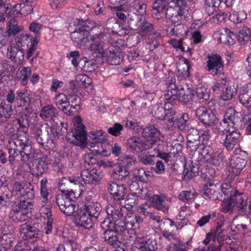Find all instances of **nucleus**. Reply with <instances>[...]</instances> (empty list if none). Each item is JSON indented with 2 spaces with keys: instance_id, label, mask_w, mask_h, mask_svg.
<instances>
[{
  "instance_id": "nucleus-1",
  "label": "nucleus",
  "mask_w": 251,
  "mask_h": 251,
  "mask_svg": "<svg viewBox=\"0 0 251 251\" xmlns=\"http://www.w3.org/2000/svg\"><path fill=\"white\" fill-rule=\"evenodd\" d=\"M240 115V113L231 107L226 110L223 120L220 123L222 126L229 127L228 129L219 130L218 133L221 143L228 151H232L238 145L240 141L241 134L237 129Z\"/></svg>"
},
{
  "instance_id": "nucleus-2",
  "label": "nucleus",
  "mask_w": 251,
  "mask_h": 251,
  "mask_svg": "<svg viewBox=\"0 0 251 251\" xmlns=\"http://www.w3.org/2000/svg\"><path fill=\"white\" fill-rule=\"evenodd\" d=\"M38 41L32 38L29 34L22 33L15 41V44L7 48L9 59L18 64H22L25 56L29 59L37 50Z\"/></svg>"
},
{
  "instance_id": "nucleus-3",
  "label": "nucleus",
  "mask_w": 251,
  "mask_h": 251,
  "mask_svg": "<svg viewBox=\"0 0 251 251\" xmlns=\"http://www.w3.org/2000/svg\"><path fill=\"white\" fill-rule=\"evenodd\" d=\"M75 23L76 28L71 34V39L77 46H79V48H83L89 42L90 33L95 23L87 19L83 20L78 18Z\"/></svg>"
},
{
  "instance_id": "nucleus-4",
  "label": "nucleus",
  "mask_w": 251,
  "mask_h": 251,
  "mask_svg": "<svg viewBox=\"0 0 251 251\" xmlns=\"http://www.w3.org/2000/svg\"><path fill=\"white\" fill-rule=\"evenodd\" d=\"M108 34L104 27L94 26L91 30L89 35L90 44L89 49L100 54H103L105 51L104 46L108 39Z\"/></svg>"
},
{
  "instance_id": "nucleus-5",
  "label": "nucleus",
  "mask_w": 251,
  "mask_h": 251,
  "mask_svg": "<svg viewBox=\"0 0 251 251\" xmlns=\"http://www.w3.org/2000/svg\"><path fill=\"white\" fill-rule=\"evenodd\" d=\"M30 205L25 206L16 200L12 201L8 217L15 223L25 222L29 218L28 214L31 212L32 210L30 209Z\"/></svg>"
},
{
  "instance_id": "nucleus-6",
  "label": "nucleus",
  "mask_w": 251,
  "mask_h": 251,
  "mask_svg": "<svg viewBox=\"0 0 251 251\" xmlns=\"http://www.w3.org/2000/svg\"><path fill=\"white\" fill-rule=\"evenodd\" d=\"M84 126L80 123L75 125V127L71 131L68 133L66 139L67 141L74 146L80 147L81 148H85L87 143L86 141V132L84 129Z\"/></svg>"
},
{
  "instance_id": "nucleus-7",
  "label": "nucleus",
  "mask_w": 251,
  "mask_h": 251,
  "mask_svg": "<svg viewBox=\"0 0 251 251\" xmlns=\"http://www.w3.org/2000/svg\"><path fill=\"white\" fill-rule=\"evenodd\" d=\"M75 197L69 194L63 193V194L58 195L56 197V203L58 206L60 210L67 216H71L77 208V205L76 202L72 199Z\"/></svg>"
},
{
  "instance_id": "nucleus-8",
  "label": "nucleus",
  "mask_w": 251,
  "mask_h": 251,
  "mask_svg": "<svg viewBox=\"0 0 251 251\" xmlns=\"http://www.w3.org/2000/svg\"><path fill=\"white\" fill-rule=\"evenodd\" d=\"M196 115L199 121L206 128L216 125L219 122L213 110L205 106H201L197 108Z\"/></svg>"
},
{
  "instance_id": "nucleus-9",
  "label": "nucleus",
  "mask_w": 251,
  "mask_h": 251,
  "mask_svg": "<svg viewBox=\"0 0 251 251\" xmlns=\"http://www.w3.org/2000/svg\"><path fill=\"white\" fill-rule=\"evenodd\" d=\"M243 157L240 154L238 156L233 158L230 162L229 166V176L230 178L234 179L235 177L238 176L241 171L246 166L248 159V153L246 151L242 152Z\"/></svg>"
},
{
  "instance_id": "nucleus-10",
  "label": "nucleus",
  "mask_w": 251,
  "mask_h": 251,
  "mask_svg": "<svg viewBox=\"0 0 251 251\" xmlns=\"http://www.w3.org/2000/svg\"><path fill=\"white\" fill-rule=\"evenodd\" d=\"M207 59L205 70L213 76L221 74L224 68V62L221 56L213 54L208 55Z\"/></svg>"
},
{
  "instance_id": "nucleus-11",
  "label": "nucleus",
  "mask_w": 251,
  "mask_h": 251,
  "mask_svg": "<svg viewBox=\"0 0 251 251\" xmlns=\"http://www.w3.org/2000/svg\"><path fill=\"white\" fill-rule=\"evenodd\" d=\"M73 220L75 224L85 228H89L93 226L92 217L83 207L76 208L73 214Z\"/></svg>"
},
{
  "instance_id": "nucleus-12",
  "label": "nucleus",
  "mask_w": 251,
  "mask_h": 251,
  "mask_svg": "<svg viewBox=\"0 0 251 251\" xmlns=\"http://www.w3.org/2000/svg\"><path fill=\"white\" fill-rule=\"evenodd\" d=\"M107 188L114 200L119 201L125 199L127 189L124 184H118L114 181H110L107 183Z\"/></svg>"
},
{
  "instance_id": "nucleus-13",
  "label": "nucleus",
  "mask_w": 251,
  "mask_h": 251,
  "mask_svg": "<svg viewBox=\"0 0 251 251\" xmlns=\"http://www.w3.org/2000/svg\"><path fill=\"white\" fill-rule=\"evenodd\" d=\"M101 55H105L107 63L112 65H120L123 61V52L120 48H109L106 49Z\"/></svg>"
},
{
  "instance_id": "nucleus-14",
  "label": "nucleus",
  "mask_w": 251,
  "mask_h": 251,
  "mask_svg": "<svg viewBox=\"0 0 251 251\" xmlns=\"http://www.w3.org/2000/svg\"><path fill=\"white\" fill-rule=\"evenodd\" d=\"M81 177L86 184H95L101 179L100 175L98 170L95 168L90 169L87 166L81 170L80 173Z\"/></svg>"
},
{
  "instance_id": "nucleus-15",
  "label": "nucleus",
  "mask_w": 251,
  "mask_h": 251,
  "mask_svg": "<svg viewBox=\"0 0 251 251\" xmlns=\"http://www.w3.org/2000/svg\"><path fill=\"white\" fill-rule=\"evenodd\" d=\"M40 224L36 222L31 223H25L22 224L20 227L21 234H24L26 239L37 238L39 235Z\"/></svg>"
},
{
  "instance_id": "nucleus-16",
  "label": "nucleus",
  "mask_w": 251,
  "mask_h": 251,
  "mask_svg": "<svg viewBox=\"0 0 251 251\" xmlns=\"http://www.w3.org/2000/svg\"><path fill=\"white\" fill-rule=\"evenodd\" d=\"M78 179L71 177H64L58 183V188L63 193L69 194L74 196L75 192L73 190L74 185H79Z\"/></svg>"
},
{
  "instance_id": "nucleus-17",
  "label": "nucleus",
  "mask_w": 251,
  "mask_h": 251,
  "mask_svg": "<svg viewBox=\"0 0 251 251\" xmlns=\"http://www.w3.org/2000/svg\"><path fill=\"white\" fill-rule=\"evenodd\" d=\"M102 239L106 244L111 247L120 244L123 246V237H120L114 230L113 228L108 227L102 233Z\"/></svg>"
},
{
  "instance_id": "nucleus-18",
  "label": "nucleus",
  "mask_w": 251,
  "mask_h": 251,
  "mask_svg": "<svg viewBox=\"0 0 251 251\" xmlns=\"http://www.w3.org/2000/svg\"><path fill=\"white\" fill-rule=\"evenodd\" d=\"M239 102L247 109L251 108V83L241 87L238 95Z\"/></svg>"
},
{
  "instance_id": "nucleus-19",
  "label": "nucleus",
  "mask_w": 251,
  "mask_h": 251,
  "mask_svg": "<svg viewBox=\"0 0 251 251\" xmlns=\"http://www.w3.org/2000/svg\"><path fill=\"white\" fill-rule=\"evenodd\" d=\"M235 201L237 210L238 213L242 215H248L249 210L248 198L246 194L242 192H240L236 196L233 198Z\"/></svg>"
},
{
  "instance_id": "nucleus-20",
  "label": "nucleus",
  "mask_w": 251,
  "mask_h": 251,
  "mask_svg": "<svg viewBox=\"0 0 251 251\" xmlns=\"http://www.w3.org/2000/svg\"><path fill=\"white\" fill-rule=\"evenodd\" d=\"M169 3V0H155L152 4V17L157 20L164 18L165 11Z\"/></svg>"
},
{
  "instance_id": "nucleus-21",
  "label": "nucleus",
  "mask_w": 251,
  "mask_h": 251,
  "mask_svg": "<svg viewBox=\"0 0 251 251\" xmlns=\"http://www.w3.org/2000/svg\"><path fill=\"white\" fill-rule=\"evenodd\" d=\"M217 184H214L213 182L210 181L205 184L201 193L203 197L206 199H211L213 200L219 199L218 196L219 192Z\"/></svg>"
},
{
  "instance_id": "nucleus-22",
  "label": "nucleus",
  "mask_w": 251,
  "mask_h": 251,
  "mask_svg": "<svg viewBox=\"0 0 251 251\" xmlns=\"http://www.w3.org/2000/svg\"><path fill=\"white\" fill-rule=\"evenodd\" d=\"M59 115L58 111L52 104H48L43 106L40 111V116L42 119L47 122L54 121Z\"/></svg>"
},
{
  "instance_id": "nucleus-23",
  "label": "nucleus",
  "mask_w": 251,
  "mask_h": 251,
  "mask_svg": "<svg viewBox=\"0 0 251 251\" xmlns=\"http://www.w3.org/2000/svg\"><path fill=\"white\" fill-rule=\"evenodd\" d=\"M167 89L165 94V96L167 99L174 100L175 98H176L177 90L181 86H178L176 84V79L173 74H169V76L167 80Z\"/></svg>"
},
{
  "instance_id": "nucleus-24",
  "label": "nucleus",
  "mask_w": 251,
  "mask_h": 251,
  "mask_svg": "<svg viewBox=\"0 0 251 251\" xmlns=\"http://www.w3.org/2000/svg\"><path fill=\"white\" fill-rule=\"evenodd\" d=\"M130 194L131 196L139 197L143 199H146L148 197V189L144 188L139 182L132 179L131 183L129 185Z\"/></svg>"
},
{
  "instance_id": "nucleus-25",
  "label": "nucleus",
  "mask_w": 251,
  "mask_h": 251,
  "mask_svg": "<svg viewBox=\"0 0 251 251\" xmlns=\"http://www.w3.org/2000/svg\"><path fill=\"white\" fill-rule=\"evenodd\" d=\"M16 104L18 107H25L23 110L29 112L31 101L29 94L26 91L19 90L16 92Z\"/></svg>"
},
{
  "instance_id": "nucleus-26",
  "label": "nucleus",
  "mask_w": 251,
  "mask_h": 251,
  "mask_svg": "<svg viewBox=\"0 0 251 251\" xmlns=\"http://www.w3.org/2000/svg\"><path fill=\"white\" fill-rule=\"evenodd\" d=\"M54 127H46L45 129L38 128L35 131V136L38 143L43 146L51 140L50 134L53 132Z\"/></svg>"
},
{
  "instance_id": "nucleus-27",
  "label": "nucleus",
  "mask_w": 251,
  "mask_h": 251,
  "mask_svg": "<svg viewBox=\"0 0 251 251\" xmlns=\"http://www.w3.org/2000/svg\"><path fill=\"white\" fill-rule=\"evenodd\" d=\"M106 133L102 130L97 131H91L89 133V137L91 139V147L95 148L97 147H100V144L106 143V139L105 138V135Z\"/></svg>"
},
{
  "instance_id": "nucleus-28",
  "label": "nucleus",
  "mask_w": 251,
  "mask_h": 251,
  "mask_svg": "<svg viewBox=\"0 0 251 251\" xmlns=\"http://www.w3.org/2000/svg\"><path fill=\"white\" fill-rule=\"evenodd\" d=\"M108 219L117 222L124 216V209L120 205L108 204L106 208Z\"/></svg>"
},
{
  "instance_id": "nucleus-29",
  "label": "nucleus",
  "mask_w": 251,
  "mask_h": 251,
  "mask_svg": "<svg viewBox=\"0 0 251 251\" xmlns=\"http://www.w3.org/2000/svg\"><path fill=\"white\" fill-rule=\"evenodd\" d=\"M194 96V91L187 87L185 88L180 86L177 90L176 98L174 100L179 99V100L184 103H187L193 98Z\"/></svg>"
},
{
  "instance_id": "nucleus-30",
  "label": "nucleus",
  "mask_w": 251,
  "mask_h": 251,
  "mask_svg": "<svg viewBox=\"0 0 251 251\" xmlns=\"http://www.w3.org/2000/svg\"><path fill=\"white\" fill-rule=\"evenodd\" d=\"M226 160L224 152L222 151H217L214 152L212 156L208 157V159H207L206 162L220 168H222Z\"/></svg>"
},
{
  "instance_id": "nucleus-31",
  "label": "nucleus",
  "mask_w": 251,
  "mask_h": 251,
  "mask_svg": "<svg viewBox=\"0 0 251 251\" xmlns=\"http://www.w3.org/2000/svg\"><path fill=\"white\" fill-rule=\"evenodd\" d=\"M21 197L20 199H17L16 201H18L19 202H20L25 206H26V204L27 206L28 205H30V209H33V205L32 203V201L34 198L33 190L32 189L26 188L21 192Z\"/></svg>"
},
{
  "instance_id": "nucleus-32",
  "label": "nucleus",
  "mask_w": 251,
  "mask_h": 251,
  "mask_svg": "<svg viewBox=\"0 0 251 251\" xmlns=\"http://www.w3.org/2000/svg\"><path fill=\"white\" fill-rule=\"evenodd\" d=\"M152 203L157 209L163 212L168 211L170 206L168 200L163 195H153Z\"/></svg>"
},
{
  "instance_id": "nucleus-33",
  "label": "nucleus",
  "mask_w": 251,
  "mask_h": 251,
  "mask_svg": "<svg viewBox=\"0 0 251 251\" xmlns=\"http://www.w3.org/2000/svg\"><path fill=\"white\" fill-rule=\"evenodd\" d=\"M135 226L134 222L117 221L113 226V230L117 233L120 237L128 232L127 228H131Z\"/></svg>"
},
{
  "instance_id": "nucleus-34",
  "label": "nucleus",
  "mask_w": 251,
  "mask_h": 251,
  "mask_svg": "<svg viewBox=\"0 0 251 251\" xmlns=\"http://www.w3.org/2000/svg\"><path fill=\"white\" fill-rule=\"evenodd\" d=\"M220 188L221 192L225 196L224 200H225L226 199H228L229 198H232V200H233V198L236 196V195L240 192L237 189L233 187L230 183H224L221 184Z\"/></svg>"
},
{
  "instance_id": "nucleus-35",
  "label": "nucleus",
  "mask_w": 251,
  "mask_h": 251,
  "mask_svg": "<svg viewBox=\"0 0 251 251\" xmlns=\"http://www.w3.org/2000/svg\"><path fill=\"white\" fill-rule=\"evenodd\" d=\"M143 18L141 16L136 15V13L128 12L127 24L130 29L136 30L139 29L140 23L142 21Z\"/></svg>"
},
{
  "instance_id": "nucleus-36",
  "label": "nucleus",
  "mask_w": 251,
  "mask_h": 251,
  "mask_svg": "<svg viewBox=\"0 0 251 251\" xmlns=\"http://www.w3.org/2000/svg\"><path fill=\"white\" fill-rule=\"evenodd\" d=\"M147 5L138 1H135L130 4L128 12L136 13L138 16L143 18L146 14Z\"/></svg>"
},
{
  "instance_id": "nucleus-37",
  "label": "nucleus",
  "mask_w": 251,
  "mask_h": 251,
  "mask_svg": "<svg viewBox=\"0 0 251 251\" xmlns=\"http://www.w3.org/2000/svg\"><path fill=\"white\" fill-rule=\"evenodd\" d=\"M92 218H98L102 210L100 204L97 202L88 203L83 207Z\"/></svg>"
},
{
  "instance_id": "nucleus-38",
  "label": "nucleus",
  "mask_w": 251,
  "mask_h": 251,
  "mask_svg": "<svg viewBox=\"0 0 251 251\" xmlns=\"http://www.w3.org/2000/svg\"><path fill=\"white\" fill-rule=\"evenodd\" d=\"M221 0H205L204 2V9L209 15H211L214 12L219 10L221 3Z\"/></svg>"
},
{
  "instance_id": "nucleus-39",
  "label": "nucleus",
  "mask_w": 251,
  "mask_h": 251,
  "mask_svg": "<svg viewBox=\"0 0 251 251\" xmlns=\"http://www.w3.org/2000/svg\"><path fill=\"white\" fill-rule=\"evenodd\" d=\"M238 30L236 32L237 40L240 42H245L249 41L251 37V30L247 26H241L237 27Z\"/></svg>"
},
{
  "instance_id": "nucleus-40",
  "label": "nucleus",
  "mask_w": 251,
  "mask_h": 251,
  "mask_svg": "<svg viewBox=\"0 0 251 251\" xmlns=\"http://www.w3.org/2000/svg\"><path fill=\"white\" fill-rule=\"evenodd\" d=\"M19 129H20V128L18 127V125L14 122V120H13L12 123H8L5 126L4 132L12 140L14 138L17 137V135L18 134L17 131Z\"/></svg>"
},
{
  "instance_id": "nucleus-41",
  "label": "nucleus",
  "mask_w": 251,
  "mask_h": 251,
  "mask_svg": "<svg viewBox=\"0 0 251 251\" xmlns=\"http://www.w3.org/2000/svg\"><path fill=\"white\" fill-rule=\"evenodd\" d=\"M127 145L131 150L137 152H141L143 145L141 144V140L138 137L133 136L129 138L127 140Z\"/></svg>"
},
{
  "instance_id": "nucleus-42",
  "label": "nucleus",
  "mask_w": 251,
  "mask_h": 251,
  "mask_svg": "<svg viewBox=\"0 0 251 251\" xmlns=\"http://www.w3.org/2000/svg\"><path fill=\"white\" fill-rule=\"evenodd\" d=\"M133 179L141 182H145L147 181L149 176H150V172L146 171L143 168H136L133 171Z\"/></svg>"
},
{
  "instance_id": "nucleus-43",
  "label": "nucleus",
  "mask_w": 251,
  "mask_h": 251,
  "mask_svg": "<svg viewBox=\"0 0 251 251\" xmlns=\"http://www.w3.org/2000/svg\"><path fill=\"white\" fill-rule=\"evenodd\" d=\"M142 134L144 137L155 138L160 141L161 132L154 126H151L144 128Z\"/></svg>"
},
{
  "instance_id": "nucleus-44",
  "label": "nucleus",
  "mask_w": 251,
  "mask_h": 251,
  "mask_svg": "<svg viewBox=\"0 0 251 251\" xmlns=\"http://www.w3.org/2000/svg\"><path fill=\"white\" fill-rule=\"evenodd\" d=\"M175 113L174 110L166 111L164 113L165 115L163 120L167 121L168 123L165 127L168 130H172L173 126L176 124L177 118L175 116Z\"/></svg>"
},
{
  "instance_id": "nucleus-45",
  "label": "nucleus",
  "mask_w": 251,
  "mask_h": 251,
  "mask_svg": "<svg viewBox=\"0 0 251 251\" xmlns=\"http://www.w3.org/2000/svg\"><path fill=\"white\" fill-rule=\"evenodd\" d=\"M114 174L117 179L123 180L129 176V169L126 166L119 165L114 169Z\"/></svg>"
},
{
  "instance_id": "nucleus-46",
  "label": "nucleus",
  "mask_w": 251,
  "mask_h": 251,
  "mask_svg": "<svg viewBox=\"0 0 251 251\" xmlns=\"http://www.w3.org/2000/svg\"><path fill=\"white\" fill-rule=\"evenodd\" d=\"M55 251H80V250L74 240L68 239L64 246H59L56 248Z\"/></svg>"
},
{
  "instance_id": "nucleus-47",
  "label": "nucleus",
  "mask_w": 251,
  "mask_h": 251,
  "mask_svg": "<svg viewBox=\"0 0 251 251\" xmlns=\"http://www.w3.org/2000/svg\"><path fill=\"white\" fill-rule=\"evenodd\" d=\"M24 114H22L20 118L17 119L15 118L14 122L16 123L18 126V127L22 130L23 132H25V129L27 128L29 126V120L27 116V111L23 110Z\"/></svg>"
},
{
  "instance_id": "nucleus-48",
  "label": "nucleus",
  "mask_w": 251,
  "mask_h": 251,
  "mask_svg": "<svg viewBox=\"0 0 251 251\" xmlns=\"http://www.w3.org/2000/svg\"><path fill=\"white\" fill-rule=\"evenodd\" d=\"M197 196V193L193 191H183L179 196V199L183 201L190 203L193 201Z\"/></svg>"
},
{
  "instance_id": "nucleus-49",
  "label": "nucleus",
  "mask_w": 251,
  "mask_h": 251,
  "mask_svg": "<svg viewBox=\"0 0 251 251\" xmlns=\"http://www.w3.org/2000/svg\"><path fill=\"white\" fill-rule=\"evenodd\" d=\"M49 164L44 159L39 160L33 169L34 174L37 176H42L48 169Z\"/></svg>"
},
{
  "instance_id": "nucleus-50",
  "label": "nucleus",
  "mask_w": 251,
  "mask_h": 251,
  "mask_svg": "<svg viewBox=\"0 0 251 251\" xmlns=\"http://www.w3.org/2000/svg\"><path fill=\"white\" fill-rule=\"evenodd\" d=\"M247 18V13L244 10L236 12L233 11L230 13L229 16V19L234 23H242Z\"/></svg>"
},
{
  "instance_id": "nucleus-51",
  "label": "nucleus",
  "mask_w": 251,
  "mask_h": 251,
  "mask_svg": "<svg viewBox=\"0 0 251 251\" xmlns=\"http://www.w3.org/2000/svg\"><path fill=\"white\" fill-rule=\"evenodd\" d=\"M235 94L234 88L226 84L220 94V98L224 100H229L233 98Z\"/></svg>"
},
{
  "instance_id": "nucleus-52",
  "label": "nucleus",
  "mask_w": 251,
  "mask_h": 251,
  "mask_svg": "<svg viewBox=\"0 0 251 251\" xmlns=\"http://www.w3.org/2000/svg\"><path fill=\"white\" fill-rule=\"evenodd\" d=\"M12 140L15 146L19 149H22V147H25L30 144L29 139L25 135L18 134L17 137L14 138Z\"/></svg>"
},
{
  "instance_id": "nucleus-53",
  "label": "nucleus",
  "mask_w": 251,
  "mask_h": 251,
  "mask_svg": "<svg viewBox=\"0 0 251 251\" xmlns=\"http://www.w3.org/2000/svg\"><path fill=\"white\" fill-rule=\"evenodd\" d=\"M199 168L196 166H189V168H184L183 175L184 179H190L198 175Z\"/></svg>"
},
{
  "instance_id": "nucleus-54",
  "label": "nucleus",
  "mask_w": 251,
  "mask_h": 251,
  "mask_svg": "<svg viewBox=\"0 0 251 251\" xmlns=\"http://www.w3.org/2000/svg\"><path fill=\"white\" fill-rule=\"evenodd\" d=\"M196 93L200 102H205L210 98L209 91L204 87H198L196 89Z\"/></svg>"
},
{
  "instance_id": "nucleus-55",
  "label": "nucleus",
  "mask_w": 251,
  "mask_h": 251,
  "mask_svg": "<svg viewBox=\"0 0 251 251\" xmlns=\"http://www.w3.org/2000/svg\"><path fill=\"white\" fill-rule=\"evenodd\" d=\"M139 29L143 35L154 33V27L152 24L147 21H143L140 23Z\"/></svg>"
},
{
  "instance_id": "nucleus-56",
  "label": "nucleus",
  "mask_w": 251,
  "mask_h": 251,
  "mask_svg": "<svg viewBox=\"0 0 251 251\" xmlns=\"http://www.w3.org/2000/svg\"><path fill=\"white\" fill-rule=\"evenodd\" d=\"M31 75V69L30 67H24L20 71L18 78L21 80L23 86L27 84L28 78Z\"/></svg>"
},
{
  "instance_id": "nucleus-57",
  "label": "nucleus",
  "mask_w": 251,
  "mask_h": 251,
  "mask_svg": "<svg viewBox=\"0 0 251 251\" xmlns=\"http://www.w3.org/2000/svg\"><path fill=\"white\" fill-rule=\"evenodd\" d=\"M71 62L75 67H77L78 64L82 65V64L84 63V64L82 66L83 70L88 72H91L92 71L91 68H89V65H92V63L89 61L79 57L73 58Z\"/></svg>"
},
{
  "instance_id": "nucleus-58",
  "label": "nucleus",
  "mask_w": 251,
  "mask_h": 251,
  "mask_svg": "<svg viewBox=\"0 0 251 251\" xmlns=\"http://www.w3.org/2000/svg\"><path fill=\"white\" fill-rule=\"evenodd\" d=\"M76 81L82 87L87 88L91 85V80L87 75H79L76 77Z\"/></svg>"
},
{
  "instance_id": "nucleus-59",
  "label": "nucleus",
  "mask_w": 251,
  "mask_h": 251,
  "mask_svg": "<svg viewBox=\"0 0 251 251\" xmlns=\"http://www.w3.org/2000/svg\"><path fill=\"white\" fill-rule=\"evenodd\" d=\"M195 0H171V2L175 4V6L178 8L177 14L182 15L184 14L183 11L186 7V1L193 2Z\"/></svg>"
},
{
  "instance_id": "nucleus-60",
  "label": "nucleus",
  "mask_w": 251,
  "mask_h": 251,
  "mask_svg": "<svg viewBox=\"0 0 251 251\" xmlns=\"http://www.w3.org/2000/svg\"><path fill=\"white\" fill-rule=\"evenodd\" d=\"M200 138L202 139V146L209 144L211 138V130L207 128L204 129H201L199 131Z\"/></svg>"
},
{
  "instance_id": "nucleus-61",
  "label": "nucleus",
  "mask_w": 251,
  "mask_h": 251,
  "mask_svg": "<svg viewBox=\"0 0 251 251\" xmlns=\"http://www.w3.org/2000/svg\"><path fill=\"white\" fill-rule=\"evenodd\" d=\"M42 27V25L37 22H32L30 24L29 26V29L30 31L33 32L35 34V36L33 37L30 35L32 38L36 39L39 43V40L38 38L40 35V30Z\"/></svg>"
},
{
  "instance_id": "nucleus-62",
  "label": "nucleus",
  "mask_w": 251,
  "mask_h": 251,
  "mask_svg": "<svg viewBox=\"0 0 251 251\" xmlns=\"http://www.w3.org/2000/svg\"><path fill=\"white\" fill-rule=\"evenodd\" d=\"M226 200L223 202L222 205V211L224 213L231 212L233 210L236 203L234 200H232V198L226 199Z\"/></svg>"
},
{
  "instance_id": "nucleus-63",
  "label": "nucleus",
  "mask_w": 251,
  "mask_h": 251,
  "mask_svg": "<svg viewBox=\"0 0 251 251\" xmlns=\"http://www.w3.org/2000/svg\"><path fill=\"white\" fill-rule=\"evenodd\" d=\"M23 30V27L20 25H18L17 22L14 21L10 22L8 29V36H10L12 35H15L20 32Z\"/></svg>"
},
{
  "instance_id": "nucleus-64",
  "label": "nucleus",
  "mask_w": 251,
  "mask_h": 251,
  "mask_svg": "<svg viewBox=\"0 0 251 251\" xmlns=\"http://www.w3.org/2000/svg\"><path fill=\"white\" fill-rule=\"evenodd\" d=\"M13 242V238L12 235H4L2 236L1 240L0 241V245L4 249L3 251L8 250L12 246Z\"/></svg>"
}]
</instances>
